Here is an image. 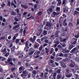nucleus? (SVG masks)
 I'll return each mask as SVG.
<instances>
[{
	"mask_svg": "<svg viewBox=\"0 0 79 79\" xmlns=\"http://www.w3.org/2000/svg\"><path fill=\"white\" fill-rule=\"evenodd\" d=\"M23 55H21L19 56V58H21L23 57Z\"/></svg>",
	"mask_w": 79,
	"mask_h": 79,
	"instance_id": "69168bd1",
	"label": "nucleus"
},
{
	"mask_svg": "<svg viewBox=\"0 0 79 79\" xmlns=\"http://www.w3.org/2000/svg\"><path fill=\"white\" fill-rule=\"evenodd\" d=\"M57 11H60V7H57L56 8Z\"/></svg>",
	"mask_w": 79,
	"mask_h": 79,
	"instance_id": "13d9d810",
	"label": "nucleus"
},
{
	"mask_svg": "<svg viewBox=\"0 0 79 79\" xmlns=\"http://www.w3.org/2000/svg\"><path fill=\"white\" fill-rule=\"evenodd\" d=\"M52 74H53V78H52V79H56V77H55V76H56V73H54Z\"/></svg>",
	"mask_w": 79,
	"mask_h": 79,
	"instance_id": "b1692460",
	"label": "nucleus"
},
{
	"mask_svg": "<svg viewBox=\"0 0 79 79\" xmlns=\"http://www.w3.org/2000/svg\"><path fill=\"white\" fill-rule=\"evenodd\" d=\"M73 47H74V46L73 45V44H71L68 47V49L71 50L73 48Z\"/></svg>",
	"mask_w": 79,
	"mask_h": 79,
	"instance_id": "2eb2a0df",
	"label": "nucleus"
},
{
	"mask_svg": "<svg viewBox=\"0 0 79 79\" xmlns=\"http://www.w3.org/2000/svg\"><path fill=\"white\" fill-rule=\"evenodd\" d=\"M53 51H54V49H53V48H51L50 51V54H52V53H53Z\"/></svg>",
	"mask_w": 79,
	"mask_h": 79,
	"instance_id": "72a5a7b5",
	"label": "nucleus"
},
{
	"mask_svg": "<svg viewBox=\"0 0 79 79\" xmlns=\"http://www.w3.org/2000/svg\"><path fill=\"white\" fill-rule=\"evenodd\" d=\"M69 26H73V23H69L68 24Z\"/></svg>",
	"mask_w": 79,
	"mask_h": 79,
	"instance_id": "5fc2aeb1",
	"label": "nucleus"
},
{
	"mask_svg": "<svg viewBox=\"0 0 79 79\" xmlns=\"http://www.w3.org/2000/svg\"><path fill=\"white\" fill-rule=\"evenodd\" d=\"M1 8H4V7H5V6H6V4H5V3H4L3 4H2L1 5Z\"/></svg>",
	"mask_w": 79,
	"mask_h": 79,
	"instance_id": "7c9ffc66",
	"label": "nucleus"
},
{
	"mask_svg": "<svg viewBox=\"0 0 79 79\" xmlns=\"http://www.w3.org/2000/svg\"><path fill=\"white\" fill-rule=\"evenodd\" d=\"M54 43L57 45H58L59 44V42H58V41L54 40Z\"/></svg>",
	"mask_w": 79,
	"mask_h": 79,
	"instance_id": "58836bf2",
	"label": "nucleus"
},
{
	"mask_svg": "<svg viewBox=\"0 0 79 79\" xmlns=\"http://www.w3.org/2000/svg\"><path fill=\"white\" fill-rule=\"evenodd\" d=\"M19 39H16L15 40L16 44H17L19 43Z\"/></svg>",
	"mask_w": 79,
	"mask_h": 79,
	"instance_id": "c03bdc74",
	"label": "nucleus"
},
{
	"mask_svg": "<svg viewBox=\"0 0 79 79\" xmlns=\"http://www.w3.org/2000/svg\"><path fill=\"white\" fill-rule=\"evenodd\" d=\"M49 48H48V49L47 48H45V52L46 53H48V52H49Z\"/></svg>",
	"mask_w": 79,
	"mask_h": 79,
	"instance_id": "cd10ccee",
	"label": "nucleus"
},
{
	"mask_svg": "<svg viewBox=\"0 0 79 79\" xmlns=\"http://www.w3.org/2000/svg\"><path fill=\"white\" fill-rule=\"evenodd\" d=\"M43 48V46H40L39 48V50H40V51H41V50H42Z\"/></svg>",
	"mask_w": 79,
	"mask_h": 79,
	"instance_id": "8fccbe9b",
	"label": "nucleus"
},
{
	"mask_svg": "<svg viewBox=\"0 0 79 79\" xmlns=\"http://www.w3.org/2000/svg\"><path fill=\"white\" fill-rule=\"evenodd\" d=\"M13 61V59H11V57L7 59V61L8 63H10V62H11V61Z\"/></svg>",
	"mask_w": 79,
	"mask_h": 79,
	"instance_id": "5701e85b",
	"label": "nucleus"
},
{
	"mask_svg": "<svg viewBox=\"0 0 79 79\" xmlns=\"http://www.w3.org/2000/svg\"><path fill=\"white\" fill-rule=\"evenodd\" d=\"M18 17H19V18L18 19H17V18H15L14 19V20H15V21L16 22H18V21H20V20H21V16H18Z\"/></svg>",
	"mask_w": 79,
	"mask_h": 79,
	"instance_id": "6e6552de",
	"label": "nucleus"
},
{
	"mask_svg": "<svg viewBox=\"0 0 79 79\" xmlns=\"http://www.w3.org/2000/svg\"><path fill=\"white\" fill-rule=\"evenodd\" d=\"M26 73H27V71L26 70L23 72V73L24 74H26Z\"/></svg>",
	"mask_w": 79,
	"mask_h": 79,
	"instance_id": "0e129e2a",
	"label": "nucleus"
},
{
	"mask_svg": "<svg viewBox=\"0 0 79 79\" xmlns=\"http://www.w3.org/2000/svg\"><path fill=\"white\" fill-rule=\"evenodd\" d=\"M37 6H38V4H35V5H34V7L35 8H36L37 7Z\"/></svg>",
	"mask_w": 79,
	"mask_h": 79,
	"instance_id": "4d7b16f0",
	"label": "nucleus"
},
{
	"mask_svg": "<svg viewBox=\"0 0 79 79\" xmlns=\"http://www.w3.org/2000/svg\"><path fill=\"white\" fill-rule=\"evenodd\" d=\"M63 52L64 53H68L70 52V51L69 50H66V49H64L63 50Z\"/></svg>",
	"mask_w": 79,
	"mask_h": 79,
	"instance_id": "0eeeda50",
	"label": "nucleus"
},
{
	"mask_svg": "<svg viewBox=\"0 0 79 79\" xmlns=\"http://www.w3.org/2000/svg\"><path fill=\"white\" fill-rule=\"evenodd\" d=\"M11 52H12V53H14L15 52V47L13 46L12 47V48H11Z\"/></svg>",
	"mask_w": 79,
	"mask_h": 79,
	"instance_id": "f8f14e48",
	"label": "nucleus"
},
{
	"mask_svg": "<svg viewBox=\"0 0 79 79\" xmlns=\"http://www.w3.org/2000/svg\"><path fill=\"white\" fill-rule=\"evenodd\" d=\"M5 39V36H2V37L1 38H0V40H1L2 39L3 40H4Z\"/></svg>",
	"mask_w": 79,
	"mask_h": 79,
	"instance_id": "bf43d9fd",
	"label": "nucleus"
},
{
	"mask_svg": "<svg viewBox=\"0 0 79 79\" xmlns=\"http://www.w3.org/2000/svg\"><path fill=\"white\" fill-rule=\"evenodd\" d=\"M21 77H26V75L24 73H23L21 74Z\"/></svg>",
	"mask_w": 79,
	"mask_h": 79,
	"instance_id": "de8ad7c7",
	"label": "nucleus"
},
{
	"mask_svg": "<svg viewBox=\"0 0 79 79\" xmlns=\"http://www.w3.org/2000/svg\"><path fill=\"white\" fill-rule=\"evenodd\" d=\"M32 73H33V74H35V75L36 74V73H37V72L35 70H34L32 72Z\"/></svg>",
	"mask_w": 79,
	"mask_h": 79,
	"instance_id": "49530a36",
	"label": "nucleus"
},
{
	"mask_svg": "<svg viewBox=\"0 0 79 79\" xmlns=\"http://www.w3.org/2000/svg\"><path fill=\"white\" fill-rule=\"evenodd\" d=\"M12 15L15 16L16 15V13L13 11H12L11 13Z\"/></svg>",
	"mask_w": 79,
	"mask_h": 79,
	"instance_id": "2f4dec72",
	"label": "nucleus"
},
{
	"mask_svg": "<svg viewBox=\"0 0 79 79\" xmlns=\"http://www.w3.org/2000/svg\"><path fill=\"white\" fill-rule=\"evenodd\" d=\"M48 10L49 11L51 12V13H52V11H53V10L51 8H50Z\"/></svg>",
	"mask_w": 79,
	"mask_h": 79,
	"instance_id": "680f3d73",
	"label": "nucleus"
},
{
	"mask_svg": "<svg viewBox=\"0 0 79 79\" xmlns=\"http://www.w3.org/2000/svg\"><path fill=\"white\" fill-rule=\"evenodd\" d=\"M19 24H18V25H15L13 28V29H16V28H19Z\"/></svg>",
	"mask_w": 79,
	"mask_h": 79,
	"instance_id": "412c9836",
	"label": "nucleus"
},
{
	"mask_svg": "<svg viewBox=\"0 0 79 79\" xmlns=\"http://www.w3.org/2000/svg\"><path fill=\"white\" fill-rule=\"evenodd\" d=\"M58 34H59V31H56L54 34V36L55 37H58Z\"/></svg>",
	"mask_w": 79,
	"mask_h": 79,
	"instance_id": "ddd939ff",
	"label": "nucleus"
},
{
	"mask_svg": "<svg viewBox=\"0 0 79 79\" xmlns=\"http://www.w3.org/2000/svg\"><path fill=\"white\" fill-rule=\"evenodd\" d=\"M73 41L72 42V44L73 45H74L76 44V43H77V39L75 38H73L72 39Z\"/></svg>",
	"mask_w": 79,
	"mask_h": 79,
	"instance_id": "20e7f679",
	"label": "nucleus"
},
{
	"mask_svg": "<svg viewBox=\"0 0 79 79\" xmlns=\"http://www.w3.org/2000/svg\"><path fill=\"white\" fill-rule=\"evenodd\" d=\"M59 40L60 42H62V41L63 40V39H62V37H61L60 36L59 37Z\"/></svg>",
	"mask_w": 79,
	"mask_h": 79,
	"instance_id": "09e8293b",
	"label": "nucleus"
},
{
	"mask_svg": "<svg viewBox=\"0 0 79 79\" xmlns=\"http://www.w3.org/2000/svg\"><path fill=\"white\" fill-rule=\"evenodd\" d=\"M79 52V50H78V49H77V47L73 48L70 52V53H77Z\"/></svg>",
	"mask_w": 79,
	"mask_h": 79,
	"instance_id": "f257e3e1",
	"label": "nucleus"
},
{
	"mask_svg": "<svg viewBox=\"0 0 79 79\" xmlns=\"http://www.w3.org/2000/svg\"><path fill=\"white\" fill-rule=\"evenodd\" d=\"M69 66L71 68H74V66H75V63L73 62L71 63L69 65Z\"/></svg>",
	"mask_w": 79,
	"mask_h": 79,
	"instance_id": "9b49d317",
	"label": "nucleus"
},
{
	"mask_svg": "<svg viewBox=\"0 0 79 79\" xmlns=\"http://www.w3.org/2000/svg\"><path fill=\"white\" fill-rule=\"evenodd\" d=\"M52 44V41H49L48 43V45H49L48 46H47V47H48L49 48H50V44Z\"/></svg>",
	"mask_w": 79,
	"mask_h": 79,
	"instance_id": "f704fd0d",
	"label": "nucleus"
},
{
	"mask_svg": "<svg viewBox=\"0 0 79 79\" xmlns=\"http://www.w3.org/2000/svg\"><path fill=\"white\" fill-rule=\"evenodd\" d=\"M21 6L22 8H24V9H25V10L28 8V6L27 5L21 4Z\"/></svg>",
	"mask_w": 79,
	"mask_h": 79,
	"instance_id": "1a4fd4ad",
	"label": "nucleus"
},
{
	"mask_svg": "<svg viewBox=\"0 0 79 79\" xmlns=\"http://www.w3.org/2000/svg\"><path fill=\"white\" fill-rule=\"evenodd\" d=\"M63 19H64V18L62 16H61L60 18L59 21V23H61L63 21Z\"/></svg>",
	"mask_w": 79,
	"mask_h": 79,
	"instance_id": "f3484780",
	"label": "nucleus"
},
{
	"mask_svg": "<svg viewBox=\"0 0 79 79\" xmlns=\"http://www.w3.org/2000/svg\"><path fill=\"white\" fill-rule=\"evenodd\" d=\"M70 59L68 58H66L63 59V61L64 62H66V61H68L69 62L70 61Z\"/></svg>",
	"mask_w": 79,
	"mask_h": 79,
	"instance_id": "a211bd4d",
	"label": "nucleus"
},
{
	"mask_svg": "<svg viewBox=\"0 0 79 79\" xmlns=\"http://www.w3.org/2000/svg\"><path fill=\"white\" fill-rule=\"evenodd\" d=\"M11 6H13L14 7V8H16L17 7V6H16L15 4V3H13V1H12L11 2Z\"/></svg>",
	"mask_w": 79,
	"mask_h": 79,
	"instance_id": "dca6fc26",
	"label": "nucleus"
},
{
	"mask_svg": "<svg viewBox=\"0 0 79 79\" xmlns=\"http://www.w3.org/2000/svg\"><path fill=\"white\" fill-rule=\"evenodd\" d=\"M44 42L46 43V44H48V43H49V41L48 40H44Z\"/></svg>",
	"mask_w": 79,
	"mask_h": 79,
	"instance_id": "3c124183",
	"label": "nucleus"
},
{
	"mask_svg": "<svg viewBox=\"0 0 79 79\" xmlns=\"http://www.w3.org/2000/svg\"><path fill=\"white\" fill-rule=\"evenodd\" d=\"M61 71H62L61 69H59L57 71V73H58L59 74H60L61 73Z\"/></svg>",
	"mask_w": 79,
	"mask_h": 79,
	"instance_id": "e433bc0d",
	"label": "nucleus"
},
{
	"mask_svg": "<svg viewBox=\"0 0 79 79\" xmlns=\"http://www.w3.org/2000/svg\"><path fill=\"white\" fill-rule=\"evenodd\" d=\"M15 70H16V68L15 67L12 68L11 69L12 72H14V71H15Z\"/></svg>",
	"mask_w": 79,
	"mask_h": 79,
	"instance_id": "473e14b6",
	"label": "nucleus"
},
{
	"mask_svg": "<svg viewBox=\"0 0 79 79\" xmlns=\"http://www.w3.org/2000/svg\"><path fill=\"white\" fill-rule=\"evenodd\" d=\"M10 55V52H7V53H6L5 55V56H6V57H7L8 55Z\"/></svg>",
	"mask_w": 79,
	"mask_h": 79,
	"instance_id": "a19ab883",
	"label": "nucleus"
},
{
	"mask_svg": "<svg viewBox=\"0 0 79 79\" xmlns=\"http://www.w3.org/2000/svg\"><path fill=\"white\" fill-rule=\"evenodd\" d=\"M57 47H58V48H62V46H61V45H59L57 46Z\"/></svg>",
	"mask_w": 79,
	"mask_h": 79,
	"instance_id": "e2e57ef3",
	"label": "nucleus"
},
{
	"mask_svg": "<svg viewBox=\"0 0 79 79\" xmlns=\"http://www.w3.org/2000/svg\"><path fill=\"white\" fill-rule=\"evenodd\" d=\"M36 39V36H34L33 38H32V37H31L30 38L29 40L33 44H34V41H35V40Z\"/></svg>",
	"mask_w": 79,
	"mask_h": 79,
	"instance_id": "7ed1b4c3",
	"label": "nucleus"
},
{
	"mask_svg": "<svg viewBox=\"0 0 79 79\" xmlns=\"http://www.w3.org/2000/svg\"><path fill=\"white\" fill-rule=\"evenodd\" d=\"M53 14L54 16H56V15H58L60 14V12H56L55 11L53 12Z\"/></svg>",
	"mask_w": 79,
	"mask_h": 79,
	"instance_id": "a878e982",
	"label": "nucleus"
},
{
	"mask_svg": "<svg viewBox=\"0 0 79 79\" xmlns=\"http://www.w3.org/2000/svg\"><path fill=\"white\" fill-rule=\"evenodd\" d=\"M69 54H65L64 55V56L65 58H69Z\"/></svg>",
	"mask_w": 79,
	"mask_h": 79,
	"instance_id": "393cba45",
	"label": "nucleus"
},
{
	"mask_svg": "<svg viewBox=\"0 0 79 79\" xmlns=\"http://www.w3.org/2000/svg\"><path fill=\"white\" fill-rule=\"evenodd\" d=\"M61 45L63 47H65L66 45V44H61Z\"/></svg>",
	"mask_w": 79,
	"mask_h": 79,
	"instance_id": "864d4df0",
	"label": "nucleus"
},
{
	"mask_svg": "<svg viewBox=\"0 0 79 79\" xmlns=\"http://www.w3.org/2000/svg\"><path fill=\"white\" fill-rule=\"evenodd\" d=\"M66 40H67V39H62V42H65V41H66Z\"/></svg>",
	"mask_w": 79,
	"mask_h": 79,
	"instance_id": "338daca9",
	"label": "nucleus"
},
{
	"mask_svg": "<svg viewBox=\"0 0 79 79\" xmlns=\"http://www.w3.org/2000/svg\"><path fill=\"white\" fill-rule=\"evenodd\" d=\"M60 66H61L62 68H66V64L64 63L61 62L60 63Z\"/></svg>",
	"mask_w": 79,
	"mask_h": 79,
	"instance_id": "423d86ee",
	"label": "nucleus"
},
{
	"mask_svg": "<svg viewBox=\"0 0 79 79\" xmlns=\"http://www.w3.org/2000/svg\"><path fill=\"white\" fill-rule=\"evenodd\" d=\"M9 64H10V65H15V64L13 63L12 62H10L9 63Z\"/></svg>",
	"mask_w": 79,
	"mask_h": 79,
	"instance_id": "052dcab7",
	"label": "nucleus"
},
{
	"mask_svg": "<svg viewBox=\"0 0 79 79\" xmlns=\"http://www.w3.org/2000/svg\"><path fill=\"white\" fill-rule=\"evenodd\" d=\"M73 76V74L72 73H65V76L66 77H68L69 78V77H71Z\"/></svg>",
	"mask_w": 79,
	"mask_h": 79,
	"instance_id": "39448f33",
	"label": "nucleus"
},
{
	"mask_svg": "<svg viewBox=\"0 0 79 79\" xmlns=\"http://www.w3.org/2000/svg\"><path fill=\"white\" fill-rule=\"evenodd\" d=\"M25 46L26 47H28V42H27V41L25 42Z\"/></svg>",
	"mask_w": 79,
	"mask_h": 79,
	"instance_id": "603ef678",
	"label": "nucleus"
},
{
	"mask_svg": "<svg viewBox=\"0 0 79 79\" xmlns=\"http://www.w3.org/2000/svg\"><path fill=\"white\" fill-rule=\"evenodd\" d=\"M4 49H2V50L1 51V52H6V47H4Z\"/></svg>",
	"mask_w": 79,
	"mask_h": 79,
	"instance_id": "c9c22d12",
	"label": "nucleus"
},
{
	"mask_svg": "<svg viewBox=\"0 0 79 79\" xmlns=\"http://www.w3.org/2000/svg\"><path fill=\"white\" fill-rule=\"evenodd\" d=\"M75 60V61L77 62H79V58L78 57H76Z\"/></svg>",
	"mask_w": 79,
	"mask_h": 79,
	"instance_id": "a18cd8bd",
	"label": "nucleus"
},
{
	"mask_svg": "<svg viewBox=\"0 0 79 79\" xmlns=\"http://www.w3.org/2000/svg\"><path fill=\"white\" fill-rule=\"evenodd\" d=\"M34 46L35 48H37L39 47L38 46V45L35 44H34Z\"/></svg>",
	"mask_w": 79,
	"mask_h": 79,
	"instance_id": "4c0bfd02",
	"label": "nucleus"
},
{
	"mask_svg": "<svg viewBox=\"0 0 79 79\" xmlns=\"http://www.w3.org/2000/svg\"><path fill=\"white\" fill-rule=\"evenodd\" d=\"M52 25V23H49V22L47 23L46 24V26L49 27L50 28L51 27Z\"/></svg>",
	"mask_w": 79,
	"mask_h": 79,
	"instance_id": "9d476101",
	"label": "nucleus"
},
{
	"mask_svg": "<svg viewBox=\"0 0 79 79\" xmlns=\"http://www.w3.org/2000/svg\"><path fill=\"white\" fill-rule=\"evenodd\" d=\"M47 31L46 30H44V35H47Z\"/></svg>",
	"mask_w": 79,
	"mask_h": 79,
	"instance_id": "ea45409f",
	"label": "nucleus"
},
{
	"mask_svg": "<svg viewBox=\"0 0 79 79\" xmlns=\"http://www.w3.org/2000/svg\"><path fill=\"white\" fill-rule=\"evenodd\" d=\"M66 0H63L62 1V5H66Z\"/></svg>",
	"mask_w": 79,
	"mask_h": 79,
	"instance_id": "c85d7f7f",
	"label": "nucleus"
},
{
	"mask_svg": "<svg viewBox=\"0 0 79 79\" xmlns=\"http://www.w3.org/2000/svg\"><path fill=\"white\" fill-rule=\"evenodd\" d=\"M0 59L2 61H4V60H6V58L2 56H0Z\"/></svg>",
	"mask_w": 79,
	"mask_h": 79,
	"instance_id": "bb28decb",
	"label": "nucleus"
},
{
	"mask_svg": "<svg viewBox=\"0 0 79 79\" xmlns=\"http://www.w3.org/2000/svg\"><path fill=\"white\" fill-rule=\"evenodd\" d=\"M63 10L64 11V12H65V13H68V10L65 7L63 9Z\"/></svg>",
	"mask_w": 79,
	"mask_h": 79,
	"instance_id": "4be33fe9",
	"label": "nucleus"
},
{
	"mask_svg": "<svg viewBox=\"0 0 79 79\" xmlns=\"http://www.w3.org/2000/svg\"><path fill=\"white\" fill-rule=\"evenodd\" d=\"M63 56V54L62 53H60V56Z\"/></svg>",
	"mask_w": 79,
	"mask_h": 79,
	"instance_id": "774afa93",
	"label": "nucleus"
},
{
	"mask_svg": "<svg viewBox=\"0 0 79 79\" xmlns=\"http://www.w3.org/2000/svg\"><path fill=\"white\" fill-rule=\"evenodd\" d=\"M40 53V51H39L38 50H36L35 52L34 53L35 55H39Z\"/></svg>",
	"mask_w": 79,
	"mask_h": 79,
	"instance_id": "4468645a",
	"label": "nucleus"
},
{
	"mask_svg": "<svg viewBox=\"0 0 79 79\" xmlns=\"http://www.w3.org/2000/svg\"><path fill=\"white\" fill-rule=\"evenodd\" d=\"M35 51V50L33 48H30L29 50V53H28V55H32L34 52Z\"/></svg>",
	"mask_w": 79,
	"mask_h": 79,
	"instance_id": "f03ea898",
	"label": "nucleus"
},
{
	"mask_svg": "<svg viewBox=\"0 0 79 79\" xmlns=\"http://www.w3.org/2000/svg\"><path fill=\"white\" fill-rule=\"evenodd\" d=\"M61 76H62V74L60 73L59 75H57V79H60L61 77Z\"/></svg>",
	"mask_w": 79,
	"mask_h": 79,
	"instance_id": "6ab92c4d",
	"label": "nucleus"
},
{
	"mask_svg": "<svg viewBox=\"0 0 79 79\" xmlns=\"http://www.w3.org/2000/svg\"><path fill=\"white\" fill-rule=\"evenodd\" d=\"M64 26H67V23H66V19H65L64 21Z\"/></svg>",
	"mask_w": 79,
	"mask_h": 79,
	"instance_id": "aec40b11",
	"label": "nucleus"
},
{
	"mask_svg": "<svg viewBox=\"0 0 79 79\" xmlns=\"http://www.w3.org/2000/svg\"><path fill=\"white\" fill-rule=\"evenodd\" d=\"M61 4V1H59L57 3V6H60Z\"/></svg>",
	"mask_w": 79,
	"mask_h": 79,
	"instance_id": "37998d69",
	"label": "nucleus"
},
{
	"mask_svg": "<svg viewBox=\"0 0 79 79\" xmlns=\"http://www.w3.org/2000/svg\"><path fill=\"white\" fill-rule=\"evenodd\" d=\"M69 69L68 68L66 69V72L65 73V74H67L68 73H69Z\"/></svg>",
	"mask_w": 79,
	"mask_h": 79,
	"instance_id": "c756f323",
	"label": "nucleus"
},
{
	"mask_svg": "<svg viewBox=\"0 0 79 79\" xmlns=\"http://www.w3.org/2000/svg\"><path fill=\"white\" fill-rule=\"evenodd\" d=\"M77 13H78V12H77V11H74V15H77Z\"/></svg>",
	"mask_w": 79,
	"mask_h": 79,
	"instance_id": "6e6d98bb",
	"label": "nucleus"
},
{
	"mask_svg": "<svg viewBox=\"0 0 79 79\" xmlns=\"http://www.w3.org/2000/svg\"><path fill=\"white\" fill-rule=\"evenodd\" d=\"M56 60L57 61H60V60H62V58L61 57H58L56 58Z\"/></svg>",
	"mask_w": 79,
	"mask_h": 79,
	"instance_id": "79ce46f5",
	"label": "nucleus"
}]
</instances>
